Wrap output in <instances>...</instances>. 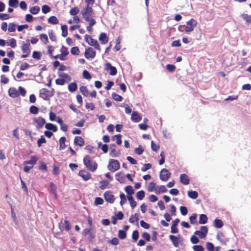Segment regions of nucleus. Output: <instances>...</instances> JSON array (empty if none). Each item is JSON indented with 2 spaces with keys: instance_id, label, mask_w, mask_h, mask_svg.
Here are the masks:
<instances>
[{
  "instance_id": "f257e3e1",
  "label": "nucleus",
  "mask_w": 251,
  "mask_h": 251,
  "mask_svg": "<svg viewBox=\"0 0 251 251\" xmlns=\"http://www.w3.org/2000/svg\"><path fill=\"white\" fill-rule=\"evenodd\" d=\"M82 18L86 22H89L92 20H95L94 18V10L91 6H86L80 11Z\"/></svg>"
},
{
  "instance_id": "f03ea898",
  "label": "nucleus",
  "mask_w": 251,
  "mask_h": 251,
  "mask_svg": "<svg viewBox=\"0 0 251 251\" xmlns=\"http://www.w3.org/2000/svg\"><path fill=\"white\" fill-rule=\"evenodd\" d=\"M83 163L85 167L92 172L95 171L97 169V163L95 161L91 160V157L89 155L84 156Z\"/></svg>"
},
{
  "instance_id": "7ed1b4c3",
  "label": "nucleus",
  "mask_w": 251,
  "mask_h": 251,
  "mask_svg": "<svg viewBox=\"0 0 251 251\" xmlns=\"http://www.w3.org/2000/svg\"><path fill=\"white\" fill-rule=\"evenodd\" d=\"M40 97L45 100H49L54 95V90L50 91L46 88H42L39 91Z\"/></svg>"
},
{
  "instance_id": "20e7f679",
  "label": "nucleus",
  "mask_w": 251,
  "mask_h": 251,
  "mask_svg": "<svg viewBox=\"0 0 251 251\" xmlns=\"http://www.w3.org/2000/svg\"><path fill=\"white\" fill-rule=\"evenodd\" d=\"M85 40L86 42L90 46L94 47L95 49L98 50L99 52L100 51L101 49L100 46L97 40H94L92 37L89 35L86 34L84 37Z\"/></svg>"
},
{
  "instance_id": "39448f33",
  "label": "nucleus",
  "mask_w": 251,
  "mask_h": 251,
  "mask_svg": "<svg viewBox=\"0 0 251 251\" xmlns=\"http://www.w3.org/2000/svg\"><path fill=\"white\" fill-rule=\"evenodd\" d=\"M30 47V44L28 40H26V43L23 42L21 49L24 54L22 55V58L27 57L30 55L31 52Z\"/></svg>"
},
{
  "instance_id": "423d86ee",
  "label": "nucleus",
  "mask_w": 251,
  "mask_h": 251,
  "mask_svg": "<svg viewBox=\"0 0 251 251\" xmlns=\"http://www.w3.org/2000/svg\"><path fill=\"white\" fill-rule=\"evenodd\" d=\"M108 169L112 172H114L120 169V164L117 160L110 159L108 165Z\"/></svg>"
},
{
  "instance_id": "0eeeda50",
  "label": "nucleus",
  "mask_w": 251,
  "mask_h": 251,
  "mask_svg": "<svg viewBox=\"0 0 251 251\" xmlns=\"http://www.w3.org/2000/svg\"><path fill=\"white\" fill-rule=\"evenodd\" d=\"M197 25V21L194 19H191L189 21H188L186 23V26L185 28V31L186 33H189L193 31L195 27Z\"/></svg>"
},
{
  "instance_id": "6e6552de",
  "label": "nucleus",
  "mask_w": 251,
  "mask_h": 251,
  "mask_svg": "<svg viewBox=\"0 0 251 251\" xmlns=\"http://www.w3.org/2000/svg\"><path fill=\"white\" fill-rule=\"evenodd\" d=\"M208 228L206 226H201L200 230H197L195 234L198 235L201 239L204 238L207 234Z\"/></svg>"
},
{
  "instance_id": "1a4fd4ad",
  "label": "nucleus",
  "mask_w": 251,
  "mask_h": 251,
  "mask_svg": "<svg viewBox=\"0 0 251 251\" xmlns=\"http://www.w3.org/2000/svg\"><path fill=\"white\" fill-rule=\"evenodd\" d=\"M171 173L167 169H163L160 173V178L163 181H166L171 177Z\"/></svg>"
},
{
  "instance_id": "9d476101",
  "label": "nucleus",
  "mask_w": 251,
  "mask_h": 251,
  "mask_svg": "<svg viewBox=\"0 0 251 251\" xmlns=\"http://www.w3.org/2000/svg\"><path fill=\"white\" fill-rule=\"evenodd\" d=\"M96 52L91 47H88L85 50L84 52L85 57L87 59L94 58L96 57Z\"/></svg>"
},
{
  "instance_id": "9b49d317",
  "label": "nucleus",
  "mask_w": 251,
  "mask_h": 251,
  "mask_svg": "<svg viewBox=\"0 0 251 251\" xmlns=\"http://www.w3.org/2000/svg\"><path fill=\"white\" fill-rule=\"evenodd\" d=\"M105 200L110 203H113L115 201V197L109 191H106L103 195Z\"/></svg>"
},
{
  "instance_id": "f8f14e48",
  "label": "nucleus",
  "mask_w": 251,
  "mask_h": 251,
  "mask_svg": "<svg viewBox=\"0 0 251 251\" xmlns=\"http://www.w3.org/2000/svg\"><path fill=\"white\" fill-rule=\"evenodd\" d=\"M59 227L61 230L65 229L66 231L70 230L71 228L69 222L66 220H65L63 222H60L59 224Z\"/></svg>"
},
{
  "instance_id": "ddd939ff",
  "label": "nucleus",
  "mask_w": 251,
  "mask_h": 251,
  "mask_svg": "<svg viewBox=\"0 0 251 251\" xmlns=\"http://www.w3.org/2000/svg\"><path fill=\"white\" fill-rule=\"evenodd\" d=\"M105 69L109 70V75H115L117 73V70L116 67L112 66L110 63H107L105 65Z\"/></svg>"
},
{
  "instance_id": "4468645a",
  "label": "nucleus",
  "mask_w": 251,
  "mask_h": 251,
  "mask_svg": "<svg viewBox=\"0 0 251 251\" xmlns=\"http://www.w3.org/2000/svg\"><path fill=\"white\" fill-rule=\"evenodd\" d=\"M74 144L75 146L83 147L85 145L84 139L80 136H76L74 139Z\"/></svg>"
},
{
  "instance_id": "2eb2a0df",
  "label": "nucleus",
  "mask_w": 251,
  "mask_h": 251,
  "mask_svg": "<svg viewBox=\"0 0 251 251\" xmlns=\"http://www.w3.org/2000/svg\"><path fill=\"white\" fill-rule=\"evenodd\" d=\"M79 175L81 176L85 181L89 179L91 176V174L89 172H86L85 170L80 171L79 172Z\"/></svg>"
},
{
  "instance_id": "dca6fc26",
  "label": "nucleus",
  "mask_w": 251,
  "mask_h": 251,
  "mask_svg": "<svg viewBox=\"0 0 251 251\" xmlns=\"http://www.w3.org/2000/svg\"><path fill=\"white\" fill-rule=\"evenodd\" d=\"M8 94L12 98H16L19 96V92L15 88H10L8 90Z\"/></svg>"
},
{
  "instance_id": "f3484780",
  "label": "nucleus",
  "mask_w": 251,
  "mask_h": 251,
  "mask_svg": "<svg viewBox=\"0 0 251 251\" xmlns=\"http://www.w3.org/2000/svg\"><path fill=\"white\" fill-rule=\"evenodd\" d=\"M99 40L101 44H105L108 42V37L105 33L102 32L99 36Z\"/></svg>"
},
{
  "instance_id": "a211bd4d",
  "label": "nucleus",
  "mask_w": 251,
  "mask_h": 251,
  "mask_svg": "<svg viewBox=\"0 0 251 251\" xmlns=\"http://www.w3.org/2000/svg\"><path fill=\"white\" fill-rule=\"evenodd\" d=\"M180 182L184 185H188L190 182V179L188 176L185 174H183L180 175Z\"/></svg>"
},
{
  "instance_id": "6ab92c4d",
  "label": "nucleus",
  "mask_w": 251,
  "mask_h": 251,
  "mask_svg": "<svg viewBox=\"0 0 251 251\" xmlns=\"http://www.w3.org/2000/svg\"><path fill=\"white\" fill-rule=\"evenodd\" d=\"M131 119L134 122H139L142 120V117L137 112L133 111L131 114Z\"/></svg>"
},
{
  "instance_id": "aec40b11",
  "label": "nucleus",
  "mask_w": 251,
  "mask_h": 251,
  "mask_svg": "<svg viewBox=\"0 0 251 251\" xmlns=\"http://www.w3.org/2000/svg\"><path fill=\"white\" fill-rule=\"evenodd\" d=\"M169 239L172 241L173 245L175 247H177L179 244V238L173 235L169 236Z\"/></svg>"
},
{
  "instance_id": "412c9836",
  "label": "nucleus",
  "mask_w": 251,
  "mask_h": 251,
  "mask_svg": "<svg viewBox=\"0 0 251 251\" xmlns=\"http://www.w3.org/2000/svg\"><path fill=\"white\" fill-rule=\"evenodd\" d=\"M45 128L48 130H52L53 132H56L58 130L57 126L52 123H47L45 125Z\"/></svg>"
},
{
  "instance_id": "4be33fe9",
  "label": "nucleus",
  "mask_w": 251,
  "mask_h": 251,
  "mask_svg": "<svg viewBox=\"0 0 251 251\" xmlns=\"http://www.w3.org/2000/svg\"><path fill=\"white\" fill-rule=\"evenodd\" d=\"M66 141V138L65 137H61L59 140V150H64L66 148V146L65 145V142Z\"/></svg>"
},
{
  "instance_id": "5701e85b",
  "label": "nucleus",
  "mask_w": 251,
  "mask_h": 251,
  "mask_svg": "<svg viewBox=\"0 0 251 251\" xmlns=\"http://www.w3.org/2000/svg\"><path fill=\"white\" fill-rule=\"evenodd\" d=\"M35 123L39 127H42L46 123L45 119L42 117H38L35 119Z\"/></svg>"
},
{
  "instance_id": "b1692460",
  "label": "nucleus",
  "mask_w": 251,
  "mask_h": 251,
  "mask_svg": "<svg viewBox=\"0 0 251 251\" xmlns=\"http://www.w3.org/2000/svg\"><path fill=\"white\" fill-rule=\"evenodd\" d=\"M37 160L38 158L36 156H33L31 157V159L29 160L24 161V164L25 165L26 164H30L31 166H33L36 163Z\"/></svg>"
},
{
  "instance_id": "393cba45",
  "label": "nucleus",
  "mask_w": 251,
  "mask_h": 251,
  "mask_svg": "<svg viewBox=\"0 0 251 251\" xmlns=\"http://www.w3.org/2000/svg\"><path fill=\"white\" fill-rule=\"evenodd\" d=\"M61 57L64 58H66V57L69 54V51L68 50V48L65 46H62L61 50Z\"/></svg>"
},
{
  "instance_id": "a878e982",
  "label": "nucleus",
  "mask_w": 251,
  "mask_h": 251,
  "mask_svg": "<svg viewBox=\"0 0 251 251\" xmlns=\"http://www.w3.org/2000/svg\"><path fill=\"white\" fill-rule=\"evenodd\" d=\"M77 85L76 82H72L68 85V90L71 92H74L77 90Z\"/></svg>"
},
{
  "instance_id": "bb28decb",
  "label": "nucleus",
  "mask_w": 251,
  "mask_h": 251,
  "mask_svg": "<svg viewBox=\"0 0 251 251\" xmlns=\"http://www.w3.org/2000/svg\"><path fill=\"white\" fill-rule=\"evenodd\" d=\"M139 221L138 215L137 213L132 214L129 219V222L130 223L134 224L135 222H138Z\"/></svg>"
},
{
  "instance_id": "cd10ccee",
  "label": "nucleus",
  "mask_w": 251,
  "mask_h": 251,
  "mask_svg": "<svg viewBox=\"0 0 251 251\" xmlns=\"http://www.w3.org/2000/svg\"><path fill=\"white\" fill-rule=\"evenodd\" d=\"M207 217L206 215L202 214L200 215L199 223L200 224H205L207 222Z\"/></svg>"
},
{
  "instance_id": "c85d7f7f",
  "label": "nucleus",
  "mask_w": 251,
  "mask_h": 251,
  "mask_svg": "<svg viewBox=\"0 0 251 251\" xmlns=\"http://www.w3.org/2000/svg\"><path fill=\"white\" fill-rule=\"evenodd\" d=\"M127 198L130 203L131 207L134 208L137 205V202L135 201L133 197L132 196H127Z\"/></svg>"
},
{
  "instance_id": "c756f323",
  "label": "nucleus",
  "mask_w": 251,
  "mask_h": 251,
  "mask_svg": "<svg viewBox=\"0 0 251 251\" xmlns=\"http://www.w3.org/2000/svg\"><path fill=\"white\" fill-rule=\"evenodd\" d=\"M88 22L89 23V25L87 26V30L91 33L93 31V30L92 28L93 26L96 24V20H92Z\"/></svg>"
},
{
  "instance_id": "7c9ffc66",
  "label": "nucleus",
  "mask_w": 251,
  "mask_h": 251,
  "mask_svg": "<svg viewBox=\"0 0 251 251\" xmlns=\"http://www.w3.org/2000/svg\"><path fill=\"white\" fill-rule=\"evenodd\" d=\"M214 223L215 227L217 228H221L224 225L223 221L220 219H215Z\"/></svg>"
},
{
  "instance_id": "2f4dec72",
  "label": "nucleus",
  "mask_w": 251,
  "mask_h": 251,
  "mask_svg": "<svg viewBox=\"0 0 251 251\" xmlns=\"http://www.w3.org/2000/svg\"><path fill=\"white\" fill-rule=\"evenodd\" d=\"M80 92L84 96L88 97L89 95V92L87 88L84 86H81L79 88Z\"/></svg>"
},
{
  "instance_id": "473e14b6",
  "label": "nucleus",
  "mask_w": 251,
  "mask_h": 251,
  "mask_svg": "<svg viewBox=\"0 0 251 251\" xmlns=\"http://www.w3.org/2000/svg\"><path fill=\"white\" fill-rule=\"evenodd\" d=\"M125 191L128 195L127 196H132L134 194V191L131 186H127L125 187Z\"/></svg>"
},
{
  "instance_id": "72a5a7b5",
  "label": "nucleus",
  "mask_w": 251,
  "mask_h": 251,
  "mask_svg": "<svg viewBox=\"0 0 251 251\" xmlns=\"http://www.w3.org/2000/svg\"><path fill=\"white\" fill-rule=\"evenodd\" d=\"M59 75L62 78V79H64L67 82L71 80V77L67 74L62 73L59 74Z\"/></svg>"
},
{
  "instance_id": "f704fd0d",
  "label": "nucleus",
  "mask_w": 251,
  "mask_h": 251,
  "mask_svg": "<svg viewBox=\"0 0 251 251\" xmlns=\"http://www.w3.org/2000/svg\"><path fill=\"white\" fill-rule=\"evenodd\" d=\"M167 191L168 190L164 185H161L158 188V189H157V190H155V193L156 194H159L160 193H166Z\"/></svg>"
},
{
  "instance_id": "c9c22d12",
  "label": "nucleus",
  "mask_w": 251,
  "mask_h": 251,
  "mask_svg": "<svg viewBox=\"0 0 251 251\" xmlns=\"http://www.w3.org/2000/svg\"><path fill=\"white\" fill-rule=\"evenodd\" d=\"M188 196L191 199H196L198 197V194L196 191H188Z\"/></svg>"
},
{
  "instance_id": "e433bc0d",
  "label": "nucleus",
  "mask_w": 251,
  "mask_h": 251,
  "mask_svg": "<svg viewBox=\"0 0 251 251\" xmlns=\"http://www.w3.org/2000/svg\"><path fill=\"white\" fill-rule=\"evenodd\" d=\"M48 22L53 25H56L58 23L59 21L55 16H52L48 19Z\"/></svg>"
},
{
  "instance_id": "4c0bfd02",
  "label": "nucleus",
  "mask_w": 251,
  "mask_h": 251,
  "mask_svg": "<svg viewBox=\"0 0 251 251\" xmlns=\"http://www.w3.org/2000/svg\"><path fill=\"white\" fill-rule=\"evenodd\" d=\"M100 188L101 190H104L105 189L106 187L109 184V182L106 180H102L100 181Z\"/></svg>"
},
{
  "instance_id": "58836bf2",
  "label": "nucleus",
  "mask_w": 251,
  "mask_h": 251,
  "mask_svg": "<svg viewBox=\"0 0 251 251\" xmlns=\"http://www.w3.org/2000/svg\"><path fill=\"white\" fill-rule=\"evenodd\" d=\"M148 190L149 192H155V190H157V189H156V183L153 182H151L149 183Z\"/></svg>"
},
{
  "instance_id": "ea45409f",
  "label": "nucleus",
  "mask_w": 251,
  "mask_h": 251,
  "mask_svg": "<svg viewBox=\"0 0 251 251\" xmlns=\"http://www.w3.org/2000/svg\"><path fill=\"white\" fill-rule=\"evenodd\" d=\"M145 192L143 190H140L136 194V197L139 200H142L145 197Z\"/></svg>"
},
{
  "instance_id": "a19ab883",
  "label": "nucleus",
  "mask_w": 251,
  "mask_h": 251,
  "mask_svg": "<svg viewBox=\"0 0 251 251\" xmlns=\"http://www.w3.org/2000/svg\"><path fill=\"white\" fill-rule=\"evenodd\" d=\"M62 36L66 37L68 35V27L66 25H63L61 26Z\"/></svg>"
},
{
  "instance_id": "79ce46f5",
  "label": "nucleus",
  "mask_w": 251,
  "mask_h": 251,
  "mask_svg": "<svg viewBox=\"0 0 251 251\" xmlns=\"http://www.w3.org/2000/svg\"><path fill=\"white\" fill-rule=\"evenodd\" d=\"M80 51L77 47H74L71 49V53L74 55H77L79 54Z\"/></svg>"
},
{
  "instance_id": "37998d69",
  "label": "nucleus",
  "mask_w": 251,
  "mask_h": 251,
  "mask_svg": "<svg viewBox=\"0 0 251 251\" xmlns=\"http://www.w3.org/2000/svg\"><path fill=\"white\" fill-rule=\"evenodd\" d=\"M79 8L77 7H75L71 9L70 11V14L73 16H76V15L79 13Z\"/></svg>"
},
{
  "instance_id": "c03bdc74",
  "label": "nucleus",
  "mask_w": 251,
  "mask_h": 251,
  "mask_svg": "<svg viewBox=\"0 0 251 251\" xmlns=\"http://www.w3.org/2000/svg\"><path fill=\"white\" fill-rule=\"evenodd\" d=\"M118 237L121 239H124L126 237V233L123 230H119L118 231Z\"/></svg>"
},
{
  "instance_id": "a18cd8bd",
  "label": "nucleus",
  "mask_w": 251,
  "mask_h": 251,
  "mask_svg": "<svg viewBox=\"0 0 251 251\" xmlns=\"http://www.w3.org/2000/svg\"><path fill=\"white\" fill-rule=\"evenodd\" d=\"M82 75L84 78L86 79H91L92 78L91 74L87 70H84L82 72Z\"/></svg>"
},
{
  "instance_id": "49530a36",
  "label": "nucleus",
  "mask_w": 251,
  "mask_h": 251,
  "mask_svg": "<svg viewBox=\"0 0 251 251\" xmlns=\"http://www.w3.org/2000/svg\"><path fill=\"white\" fill-rule=\"evenodd\" d=\"M112 98L115 100L117 101H121L122 100V99H123V98L122 97V96H120L119 95H118L115 93H113L112 94Z\"/></svg>"
},
{
  "instance_id": "de8ad7c7",
  "label": "nucleus",
  "mask_w": 251,
  "mask_h": 251,
  "mask_svg": "<svg viewBox=\"0 0 251 251\" xmlns=\"http://www.w3.org/2000/svg\"><path fill=\"white\" fill-rule=\"evenodd\" d=\"M50 188L51 191L54 195L55 197L57 196L56 193V186L55 185L53 184V182H50Z\"/></svg>"
},
{
  "instance_id": "09e8293b",
  "label": "nucleus",
  "mask_w": 251,
  "mask_h": 251,
  "mask_svg": "<svg viewBox=\"0 0 251 251\" xmlns=\"http://www.w3.org/2000/svg\"><path fill=\"white\" fill-rule=\"evenodd\" d=\"M29 111L33 114H37L38 113L39 109L37 107L32 105L29 108Z\"/></svg>"
},
{
  "instance_id": "8fccbe9b",
  "label": "nucleus",
  "mask_w": 251,
  "mask_h": 251,
  "mask_svg": "<svg viewBox=\"0 0 251 251\" xmlns=\"http://www.w3.org/2000/svg\"><path fill=\"white\" fill-rule=\"evenodd\" d=\"M121 173H117L116 176H117L116 179L120 183H124L125 181V178L123 176H121Z\"/></svg>"
},
{
  "instance_id": "3c124183",
  "label": "nucleus",
  "mask_w": 251,
  "mask_h": 251,
  "mask_svg": "<svg viewBox=\"0 0 251 251\" xmlns=\"http://www.w3.org/2000/svg\"><path fill=\"white\" fill-rule=\"evenodd\" d=\"M40 11V7L38 6L32 7L30 9V12L32 14H37Z\"/></svg>"
},
{
  "instance_id": "603ef678",
  "label": "nucleus",
  "mask_w": 251,
  "mask_h": 251,
  "mask_svg": "<svg viewBox=\"0 0 251 251\" xmlns=\"http://www.w3.org/2000/svg\"><path fill=\"white\" fill-rule=\"evenodd\" d=\"M19 3L18 0H9V5L11 7H17Z\"/></svg>"
},
{
  "instance_id": "864d4df0",
  "label": "nucleus",
  "mask_w": 251,
  "mask_h": 251,
  "mask_svg": "<svg viewBox=\"0 0 251 251\" xmlns=\"http://www.w3.org/2000/svg\"><path fill=\"white\" fill-rule=\"evenodd\" d=\"M135 153L138 155H141L144 152V149L141 146H139L138 148L134 150Z\"/></svg>"
},
{
  "instance_id": "5fc2aeb1",
  "label": "nucleus",
  "mask_w": 251,
  "mask_h": 251,
  "mask_svg": "<svg viewBox=\"0 0 251 251\" xmlns=\"http://www.w3.org/2000/svg\"><path fill=\"white\" fill-rule=\"evenodd\" d=\"M46 140L43 136H41L40 138L37 141V145L38 147H40L43 143H46Z\"/></svg>"
},
{
  "instance_id": "6e6d98bb",
  "label": "nucleus",
  "mask_w": 251,
  "mask_h": 251,
  "mask_svg": "<svg viewBox=\"0 0 251 251\" xmlns=\"http://www.w3.org/2000/svg\"><path fill=\"white\" fill-rule=\"evenodd\" d=\"M120 198L121 199V201L120 202V204L123 205L124 203H125L126 202V199L125 195L124 193H121L120 195Z\"/></svg>"
},
{
  "instance_id": "4d7b16f0",
  "label": "nucleus",
  "mask_w": 251,
  "mask_h": 251,
  "mask_svg": "<svg viewBox=\"0 0 251 251\" xmlns=\"http://www.w3.org/2000/svg\"><path fill=\"white\" fill-rule=\"evenodd\" d=\"M110 155L112 157H116L119 156V153L115 149H111L109 153Z\"/></svg>"
},
{
  "instance_id": "13d9d810",
  "label": "nucleus",
  "mask_w": 251,
  "mask_h": 251,
  "mask_svg": "<svg viewBox=\"0 0 251 251\" xmlns=\"http://www.w3.org/2000/svg\"><path fill=\"white\" fill-rule=\"evenodd\" d=\"M40 39L42 41H43L45 44H47L48 42V38L46 34H41L40 35Z\"/></svg>"
},
{
  "instance_id": "bf43d9fd",
  "label": "nucleus",
  "mask_w": 251,
  "mask_h": 251,
  "mask_svg": "<svg viewBox=\"0 0 251 251\" xmlns=\"http://www.w3.org/2000/svg\"><path fill=\"white\" fill-rule=\"evenodd\" d=\"M151 148L153 151H157L159 149V146L156 144L153 141H152L151 142Z\"/></svg>"
},
{
  "instance_id": "052dcab7",
  "label": "nucleus",
  "mask_w": 251,
  "mask_h": 251,
  "mask_svg": "<svg viewBox=\"0 0 251 251\" xmlns=\"http://www.w3.org/2000/svg\"><path fill=\"white\" fill-rule=\"evenodd\" d=\"M32 57L34 59L39 60L41 57V53L40 52L34 51L33 52Z\"/></svg>"
},
{
  "instance_id": "680f3d73",
  "label": "nucleus",
  "mask_w": 251,
  "mask_h": 251,
  "mask_svg": "<svg viewBox=\"0 0 251 251\" xmlns=\"http://www.w3.org/2000/svg\"><path fill=\"white\" fill-rule=\"evenodd\" d=\"M217 239L221 242H224V235L222 232H218L216 236Z\"/></svg>"
},
{
  "instance_id": "e2e57ef3",
  "label": "nucleus",
  "mask_w": 251,
  "mask_h": 251,
  "mask_svg": "<svg viewBox=\"0 0 251 251\" xmlns=\"http://www.w3.org/2000/svg\"><path fill=\"white\" fill-rule=\"evenodd\" d=\"M10 43L7 44V45L10 46L11 48H14L16 47L17 42L14 38H11L10 39Z\"/></svg>"
},
{
  "instance_id": "0e129e2a",
  "label": "nucleus",
  "mask_w": 251,
  "mask_h": 251,
  "mask_svg": "<svg viewBox=\"0 0 251 251\" xmlns=\"http://www.w3.org/2000/svg\"><path fill=\"white\" fill-rule=\"evenodd\" d=\"M206 248L208 251H213L214 250L213 244L210 242H207L206 244Z\"/></svg>"
},
{
  "instance_id": "69168bd1",
  "label": "nucleus",
  "mask_w": 251,
  "mask_h": 251,
  "mask_svg": "<svg viewBox=\"0 0 251 251\" xmlns=\"http://www.w3.org/2000/svg\"><path fill=\"white\" fill-rule=\"evenodd\" d=\"M9 81L8 78L4 75H1L0 76V82L3 84H7Z\"/></svg>"
},
{
  "instance_id": "338daca9",
  "label": "nucleus",
  "mask_w": 251,
  "mask_h": 251,
  "mask_svg": "<svg viewBox=\"0 0 251 251\" xmlns=\"http://www.w3.org/2000/svg\"><path fill=\"white\" fill-rule=\"evenodd\" d=\"M85 107L87 109H90L91 110H94L95 108L94 104L92 102H86Z\"/></svg>"
},
{
  "instance_id": "774afa93",
  "label": "nucleus",
  "mask_w": 251,
  "mask_h": 251,
  "mask_svg": "<svg viewBox=\"0 0 251 251\" xmlns=\"http://www.w3.org/2000/svg\"><path fill=\"white\" fill-rule=\"evenodd\" d=\"M193 249L195 251H203L204 248L201 245H194Z\"/></svg>"
}]
</instances>
